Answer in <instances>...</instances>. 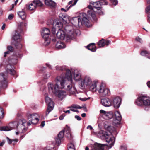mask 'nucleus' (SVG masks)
<instances>
[{
	"mask_svg": "<svg viewBox=\"0 0 150 150\" xmlns=\"http://www.w3.org/2000/svg\"><path fill=\"white\" fill-rule=\"evenodd\" d=\"M75 118L76 119L78 120H81V117L78 115H76L75 116Z\"/></svg>",
	"mask_w": 150,
	"mask_h": 150,
	"instance_id": "69168bd1",
	"label": "nucleus"
},
{
	"mask_svg": "<svg viewBox=\"0 0 150 150\" xmlns=\"http://www.w3.org/2000/svg\"><path fill=\"white\" fill-rule=\"evenodd\" d=\"M53 26L55 28H59L60 29L63 26V24L60 20L56 19L54 21L53 24Z\"/></svg>",
	"mask_w": 150,
	"mask_h": 150,
	"instance_id": "4be33fe9",
	"label": "nucleus"
},
{
	"mask_svg": "<svg viewBox=\"0 0 150 150\" xmlns=\"http://www.w3.org/2000/svg\"><path fill=\"white\" fill-rule=\"evenodd\" d=\"M56 36L58 38L61 40L66 39L67 41L66 35H65L64 32L60 29H59L57 32Z\"/></svg>",
	"mask_w": 150,
	"mask_h": 150,
	"instance_id": "a211bd4d",
	"label": "nucleus"
},
{
	"mask_svg": "<svg viewBox=\"0 0 150 150\" xmlns=\"http://www.w3.org/2000/svg\"><path fill=\"white\" fill-rule=\"evenodd\" d=\"M20 122L21 121H18V120H17L15 121L10 123L8 124V126L11 130L16 129H18V126L20 125Z\"/></svg>",
	"mask_w": 150,
	"mask_h": 150,
	"instance_id": "6ab92c4d",
	"label": "nucleus"
},
{
	"mask_svg": "<svg viewBox=\"0 0 150 150\" xmlns=\"http://www.w3.org/2000/svg\"><path fill=\"white\" fill-rule=\"evenodd\" d=\"M18 120V121H21V122H20V124L21 123V122H22V124L21 125V126H25L24 125V124L26 122V121L25 120H24V119H23V120Z\"/></svg>",
	"mask_w": 150,
	"mask_h": 150,
	"instance_id": "3c124183",
	"label": "nucleus"
},
{
	"mask_svg": "<svg viewBox=\"0 0 150 150\" xmlns=\"http://www.w3.org/2000/svg\"><path fill=\"white\" fill-rule=\"evenodd\" d=\"M5 143V141L4 140H3L0 143V146H2L4 143Z\"/></svg>",
	"mask_w": 150,
	"mask_h": 150,
	"instance_id": "774afa93",
	"label": "nucleus"
},
{
	"mask_svg": "<svg viewBox=\"0 0 150 150\" xmlns=\"http://www.w3.org/2000/svg\"><path fill=\"white\" fill-rule=\"evenodd\" d=\"M121 100L119 97H116L113 99L112 104L115 108H118L121 105Z\"/></svg>",
	"mask_w": 150,
	"mask_h": 150,
	"instance_id": "dca6fc26",
	"label": "nucleus"
},
{
	"mask_svg": "<svg viewBox=\"0 0 150 150\" xmlns=\"http://www.w3.org/2000/svg\"><path fill=\"white\" fill-rule=\"evenodd\" d=\"M74 143L72 142L68 145V150H75Z\"/></svg>",
	"mask_w": 150,
	"mask_h": 150,
	"instance_id": "f704fd0d",
	"label": "nucleus"
},
{
	"mask_svg": "<svg viewBox=\"0 0 150 150\" xmlns=\"http://www.w3.org/2000/svg\"><path fill=\"white\" fill-rule=\"evenodd\" d=\"M87 47L89 50L92 52H95L96 50V49L94 43L90 44L87 46Z\"/></svg>",
	"mask_w": 150,
	"mask_h": 150,
	"instance_id": "7c9ffc66",
	"label": "nucleus"
},
{
	"mask_svg": "<svg viewBox=\"0 0 150 150\" xmlns=\"http://www.w3.org/2000/svg\"><path fill=\"white\" fill-rule=\"evenodd\" d=\"M4 117V111L3 108L0 106V119H2Z\"/></svg>",
	"mask_w": 150,
	"mask_h": 150,
	"instance_id": "4c0bfd02",
	"label": "nucleus"
},
{
	"mask_svg": "<svg viewBox=\"0 0 150 150\" xmlns=\"http://www.w3.org/2000/svg\"><path fill=\"white\" fill-rule=\"evenodd\" d=\"M7 77L6 76L4 73L0 74V83L1 86L3 88H6L7 86L8 83L6 81Z\"/></svg>",
	"mask_w": 150,
	"mask_h": 150,
	"instance_id": "9b49d317",
	"label": "nucleus"
},
{
	"mask_svg": "<svg viewBox=\"0 0 150 150\" xmlns=\"http://www.w3.org/2000/svg\"><path fill=\"white\" fill-rule=\"evenodd\" d=\"M148 3H150V0H146ZM146 12L148 14H150V5L148 6L146 8Z\"/></svg>",
	"mask_w": 150,
	"mask_h": 150,
	"instance_id": "a19ab883",
	"label": "nucleus"
},
{
	"mask_svg": "<svg viewBox=\"0 0 150 150\" xmlns=\"http://www.w3.org/2000/svg\"><path fill=\"white\" fill-rule=\"evenodd\" d=\"M74 79L76 81H81L83 78L81 71L77 69L75 70L73 72Z\"/></svg>",
	"mask_w": 150,
	"mask_h": 150,
	"instance_id": "4468645a",
	"label": "nucleus"
},
{
	"mask_svg": "<svg viewBox=\"0 0 150 150\" xmlns=\"http://www.w3.org/2000/svg\"><path fill=\"white\" fill-rule=\"evenodd\" d=\"M50 74L49 73L45 74L43 75V77L44 79H47L50 77Z\"/></svg>",
	"mask_w": 150,
	"mask_h": 150,
	"instance_id": "de8ad7c7",
	"label": "nucleus"
},
{
	"mask_svg": "<svg viewBox=\"0 0 150 150\" xmlns=\"http://www.w3.org/2000/svg\"><path fill=\"white\" fill-rule=\"evenodd\" d=\"M89 10L87 11V15H86V17L88 18L89 20L90 19L91 17L94 20H96V15L95 12H94L93 6L91 5H89L88 6Z\"/></svg>",
	"mask_w": 150,
	"mask_h": 150,
	"instance_id": "ddd939ff",
	"label": "nucleus"
},
{
	"mask_svg": "<svg viewBox=\"0 0 150 150\" xmlns=\"http://www.w3.org/2000/svg\"><path fill=\"white\" fill-rule=\"evenodd\" d=\"M68 108H70V110L72 111L75 112H78V111L76 109L70 108V107H69Z\"/></svg>",
	"mask_w": 150,
	"mask_h": 150,
	"instance_id": "052dcab7",
	"label": "nucleus"
},
{
	"mask_svg": "<svg viewBox=\"0 0 150 150\" xmlns=\"http://www.w3.org/2000/svg\"><path fill=\"white\" fill-rule=\"evenodd\" d=\"M38 5V0H34L33 2L30 4L28 6V9L30 10H34Z\"/></svg>",
	"mask_w": 150,
	"mask_h": 150,
	"instance_id": "bb28decb",
	"label": "nucleus"
},
{
	"mask_svg": "<svg viewBox=\"0 0 150 150\" xmlns=\"http://www.w3.org/2000/svg\"><path fill=\"white\" fill-rule=\"evenodd\" d=\"M87 129H90L91 130H92L93 129V127L91 125H88L87 127Z\"/></svg>",
	"mask_w": 150,
	"mask_h": 150,
	"instance_id": "338daca9",
	"label": "nucleus"
},
{
	"mask_svg": "<svg viewBox=\"0 0 150 150\" xmlns=\"http://www.w3.org/2000/svg\"><path fill=\"white\" fill-rule=\"evenodd\" d=\"M101 102L103 106L106 107H110L112 105L111 101L108 98L102 99Z\"/></svg>",
	"mask_w": 150,
	"mask_h": 150,
	"instance_id": "aec40b11",
	"label": "nucleus"
},
{
	"mask_svg": "<svg viewBox=\"0 0 150 150\" xmlns=\"http://www.w3.org/2000/svg\"><path fill=\"white\" fill-rule=\"evenodd\" d=\"M105 145V144L96 143L94 145V149L95 150H103Z\"/></svg>",
	"mask_w": 150,
	"mask_h": 150,
	"instance_id": "393cba45",
	"label": "nucleus"
},
{
	"mask_svg": "<svg viewBox=\"0 0 150 150\" xmlns=\"http://www.w3.org/2000/svg\"><path fill=\"white\" fill-rule=\"evenodd\" d=\"M6 139L7 140V142H8V143L9 144H11L12 143V140L9 139L8 137H6Z\"/></svg>",
	"mask_w": 150,
	"mask_h": 150,
	"instance_id": "6e6d98bb",
	"label": "nucleus"
},
{
	"mask_svg": "<svg viewBox=\"0 0 150 150\" xmlns=\"http://www.w3.org/2000/svg\"><path fill=\"white\" fill-rule=\"evenodd\" d=\"M37 114L36 113H33L32 114H30L28 115L27 117L28 119H30L29 120L28 122L27 123V124L28 126H30L31 124H35V123L34 122H35V120H36V122L35 123H38V117H37Z\"/></svg>",
	"mask_w": 150,
	"mask_h": 150,
	"instance_id": "f8f14e48",
	"label": "nucleus"
},
{
	"mask_svg": "<svg viewBox=\"0 0 150 150\" xmlns=\"http://www.w3.org/2000/svg\"><path fill=\"white\" fill-rule=\"evenodd\" d=\"M50 33V30L47 28H44L41 31V35L43 38L45 39V41H47V38L49 37Z\"/></svg>",
	"mask_w": 150,
	"mask_h": 150,
	"instance_id": "2eb2a0df",
	"label": "nucleus"
},
{
	"mask_svg": "<svg viewBox=\"0 0 150 150\" xmlns=\"http://www.w3.org/2000/svg\"><path fill=\"white\" fill-rule=\"evenodd\" d=\"M43 5V3L40 1L38 0V6L42 7Z\"/></svg>",
	"mask_w": 150,
	"mask_h": 150,
	"instance_id": "bf43d9fd",
	"label": "nucleus"
},
{
	"mask_svg": "<svg viewBox=\"0 0 150 150\" xmlns=\"http://www.w3.org/2000/svg\"><path fill=\"white\" fill-rule=\"evenodd\" d=\"M14 16L12 14H10L8 17V19L9 20H11L12 19L13 17Z\"/></svg>",
	"mask_w": 150,
	"mask_h": 150,
	"instance_id": "5fc2aeb1",
	"label": "nucleus"
},
{
	"mask_svg": "<svg viewBox=\"0 0 150 150\" xmlns=\"http://www.w3.org/2000/svg\"><path fill=\"white\" fill-rule=\"evenodd\" d=\"M115 116L113 120V124L114 125L117 126L120 124V121L122 119V117L120 112L117 111L115 112Z\"/></svg>",
	"mask_w": 150,
	"mask_h": 150,
	"instance_id": "9d476101",
	"label": "nucleus"
},
{
	"mask_svg": "<svg viewBox=\"0 0 150 150\" xmlns=\"http://www.w3.org/2000/svg\"><path fill=\"white\" fill-rule=\"evenodd\" d=\"M110 113L111 112H106V114H105L103 116L104 117L105 116L106 117V118H105L106 119H110L112 117V115Z\"/></svg>",
	"mask_w": 150,
	"mask_h": 150,
	"instance_id": "e433bc0d",
	"label": "nucleus"
},
{
	"mask_svg": "<svg viewBox=\"0 0 150 150\" xmlns=\"http://www.w3.org/2000/svg\"><path fill=\"white\" fill-rule=\"evenodd\" d=\"M86 16V13H81L78 17L73 18L71 21V23L74 25H78L80 23H83L87 25L89 23V19Z\"/></svg>",
	"mask_w": 150,
	"mask_h": 150,
	"instance_id": "20e7f679",
	"label": "nucleus"
},
{
	"mask_svg": "<svg viewBox=\"0 0 150 150\" xmlns=\"http://www.w3.org/2000/svg\"><path fill=\"white\" fill-rule=\"evenodd\" d=\"M56 69L57 70L63 71L65 69V67L64 66H57L56 67Z\"/></svg>",
	"mask_w": 150,
	"mask_h": 150,
	"instance_id": "ea45409f",
	"label": "nucleus"
},
{
	"mask_svg": "<svg viewBox=\"0 0 150 150\" xmlns=\"http://www.w3.org/2000/svg\"><path fill=\"white\" fill-rule=\"evenodd\" d=\"M90 4L93 5L94 8L97 9L98 10H100V8L99 7V5L100 3L99 2H91Z\"/></svg>",
	"mask_w": 150,
	"mask_h": 150,
	"instance_id": "2f4dec72",
	"label": "nucleus"
},
{
	"mask_svg": "<svg viewBox=\"0 0 150 150\" xmlns=\"http://www.w3.org/2000/svg\"><path fill=\"white\" fill-rule=\"evenodd\" d=\"M7 48L9 52H12L13 50V48L11 46H8Z\"/></svg>",
	"mask_w": 150,
	"mask_h": 150,
	"instance_id": "8fccbe9b",
	"label": "nucleus"
},
{
	"mask_svg": "<svg viewBox=\"0 0 150 150\" xmlns=\"http://www.w3.org/2000/svg\"><path fill=\"white\" fill-rule=\"evenodd\" d=\"M18 14L22 19H24L26 18L25 13L23 11H19L18 13Z\"/></svg>",
	"mask_w": 150,
	"mask_h": 150,
	"instance_id": "72a5a7b5",
	"label": "nucleus"
},
{
	"mask_svg": "<svg viewBox=\"0 0 150 150\" xmlns=\"http://www.w3.org/2000/svg\"><path fill=\"white\" fill-rule=\"evenodd\" d=\"M104 127L105 129L108 132V134L109 135H115L117 133V131L115 128L113 126L110 125L107 122L104 123Z\"/></svg>",
	"mask_w": 150,
	"mask_h": 150,
	"instance_id": "0eeeda50",
	"label": "nucleus"
},
{
	"mask_svg": "<svg viewBox=\"0 0 150 150\" xmlns=\"http://www.w3.org/2000/svg\"><path fill=\"white\" fill-rule=\"evenodd\" d=\"M112 3V4L115 6L118 4L117 0H110Z\"/></svg>",
	"mask_w": 150,
	"mask_h": 150,
	"instance_id": "09e8293b",
	"label": "nucleus"
},
{
	"mask_svg": "<svg viewBox=\"0 0 150 150\" xmlns=\"http://www.w3.org/2000/svg\"><path fill=\"white\" fill-rule=\"evenodd\" d=\"M60 17H61L63 22L64 23H67L69 22V17L66 14H61L60 15Z\"/></svg>",
	"mask_w": 150,
	"mask_h": 150,
	"instance_id": "a878e982",
	"label": "nucleus"
},
{
	"mask_svg": "<svg viewBox=\"0 0 150 150\" xmlns=\"http://www.w3.org/2000/svg\"><path fill=\"white\" fill-rule=\"evenodd\" d=\"M70 107L75 109H81L82 108V107L79 106L77 105H73Z\"/></svg>",
	"mask_w": 150,
	"mask_h": 150,
	"instance_id": "c03bdc74",
	"label": "nucleus"
},
{
	"mask_svg": "<svg viewBox=\"0 0 150 150\" xmlns=\"http://www.w3.org/2000/svg\"><path fill=\"white\" fill-rule=\"evenodd\" d=\"M149 53L146 51H143L141 52L140 54L142 56H146L149 55Z\"/></svg>",
	"mask_w": 150,
	"mask_h": 150,
	"instance_id": "49530a36",
	"label": "nucleus"
},
{
	"mask_svg": "<svg viewBox=\"0 0 150 150\" xmlns=\"http://www.w3.org/2000/svg\"><path fill=\"white\" fill-rule=\"evenodd\" d=\"M46 68L45 67L39 68V71L40 72H44L46 70Z\"/></svg>",
	"mask_w": 150,
	"mask_h": 150,
	"instance_id": "603ef678",
	"label": "nucleus"
},
{
	"mask_svg": "<svg viewBox=\"0 0 150 150\" xmlns=\"http://www.w3.org/2000/svg\"><path fill=\"white\" fill-rule=\"evenodd\" d=\"M93 82L91 78L88 76H85L82 78L81 81V88H83L85 86H88L92 84Z\"/></svg>",
	"mask_w": 150,
	"mask_h": 150,
	"instance_id": "1a4fd4ad",
	"label": "nucleus"
},
{
	"mask_svg": "<svg viewBox=\"0 0 150 150\" xmlns=\"http://www.w3.org/2000/svg\"><path fill=\"white\" fill-rule=\"evenodd\" d=\"M20 32L18 31V32H19L20 33H22L23 32V30L22 29H21V28H20ZM18 32V30L16 31L12 37V39L15 41H19L22 38L20 34Z\"/></svg>",
	"mask_w": 150,
	"mask_h": 150,
	"instance_id": "f3484780",
	"label": "nucleus"
},
{
	"mask_svg": "<svg viewBox=\"0 0 150 150\" xmlns=\"http://www.w3.org/2000/svg\"><path fill=\"white\" fill-rule=\"evenodd\" d=\"M45 101L48 105V108L46 112V115H47L53 109L54 107V103L52 100L51 98L46 95L45 96Z\"/></svg>",
	"mask_w": 150,
	"mask_h": 150,
	"instance_id": "6e6552de",
	"label": "nucleus"
},
{
	"mask_svg": "<svg viewBox=\"0 0 150 150\" xmlns=\"http://www.w3.org/2000/svg\"><path fill=\"white\" fill-rule=\"evenodd\" d=\"M136 104L138 106L143 105L145 106V110H149L150 106V98L145 96H141L138 97L136 100Z\"/></svg>",
	"mask_w": 150,
	"mask_h": 150,
	"instance_id": "f03ea898",
	"label": "nucleus"
},
{
	"mask_svg": "<svg viewBox=\"0 0 150 150\" xmlns=\"http://www.w3.org/2000/svg\"><path fill=\"white\" fill-rule=\"evenodd\" d=\"M64 135L65 137L69 139H72V136L71 133V131L70 128L67 127L65 129V131H64Z\"/></svg>",
	"mask_w": 150,
	"mask_h": 150,
	"instance_id": "5701e85b",
	"label": "nucleus"
},
{
	"mask_svg": "<svg viewBox=\"0 0 150 150\" xmlns=\"http://www.w3.org/2000/svg\"><path fill=\"white\" fill-rule=\"evenodd\" d=\"M65 30L67 33L66 38L67 41L74 38L75 36L77 35L76 33L79 31L78 30H75L72 26H66Z\"/></svg>",
	"mask_w": 150,
	"mask_h": 150,
	"instance_id": "39448f33",
	"label": "nucleus"
},
{
	"mask_svg": "<svg viewBox=\"0 0 150 150\" xmlns=\"http://www.w3.org/2000/svg\"><path fill=\"white\" fill-rule=\"evenodd\" d=\"M13 66L10 64H8L6 68V71L7 73H9L11 75H13L16 74V71L14 69Z\"/></svg>",
	"mask_w": 150,
	"mask_h": 150,
	"instance_id": "412c9836",
	"label": "nucleus"
},
{
	"mask_svg": "<svg viewBox=\"0 0 150 150\" xmlns=\"http://www.w3.org/2000/svg\"><path fill=\"white\" fill-rule=\"evenodd\" d=\"M64 135V131H61L59 132L57 137L62 139L63 138Z\"/></svg>",
	"mask_w": 150,
	"mask_h": 150,
	"instance_id": "58836bf2",
	"label": "nucleus"
},
{
	"mask_svg": "<svg viewBox=\"0 0 150 150\" xmlns=\"http://www.w3.org/2000/svg\"><path fill=\"white\" fill-rule=\"evenodd\" d=\"M136 40L140 43H142L143 42L142 39L139 37H137L136 38Z\"/></svg>",
	"mask_w": 150,
	"mask_h": 150,
	"instance_id": "864d4df0",
	"label": "nucleus"
},
{
	"mask_svg": "<svg viewBox=\"0 0 150 150\" xmlns=\"http://www.w3.org/2000/svg\"><path fill=\"white\" fill-rule=\"evenodd\" d=\"M110 43V42L109 40H105L102 39L99 41L98 43V45L100 47H104L105 45H108Z\"/></svg>",
	"mask_w": 150,
	"mask_h": 150,
	"instance_id": "b1692460",
	"label": "nucleus"
},
{
	"mask_svg": "<svg viewBox=\"0 0 150 150\" xmlns=\"http://www.w3.org/2000/svg\"><path fill=\"white\" fill-rule=\"evenodd\" d=\"M97 84L96 82L93 81L91 84L88 86L90 90L93 92L96 91L97 90Z\"/></svg>",
	"mask_w": 150,
	"mask_h": 150,
	"instance_id": "cd10ccee",
	"label": "nucleus"
},
{
	"mask_svg": "<svg viewBox=\"0 0 150 150\" xmlns=\"http://www.w3.org/2000/svg\"><path fill=\"white\" fill-rule=\"evenodd\" d=\"M15 46L17 49H21L22 47V44L20 43H16L15 44Z\"/></svg>",
	"mask_w": 150,
	"mask_h": 150,
	"instance_id": "37998d69",
	"label": "nucleus"
},
{
	"mask_svg": "<svg viewBox=\"0 0 150 150\" xmlns=\"http://www.w3.org/2000/svg\"><path fill=\"white\" fill-rule=\"evenodd\" d=\"M11 129L8 126H4L0 127V131H8L11 130Z\"/></svg>",
	"mask_w": 150,
	"mask_h": 150,
	"instance_id": "c9c22d12",
	"label": "nucleus"
},
{
	"mask_svg": "<svg viewBox=\"0 0 150 150\" xmlns=\"http://www.w3.org/2000/svg\"><path fill=\"white\" fill-rule=\"evenodd\" d=\"M27 25V23L26 22L21 23H20V26H21L26 27Z\"/></svg>",
	"mask_w": 150,
	"mask_h": 150,
	"instance_id": "4d7b16f0",
	"label": "nucleus"
},
{
	"mask_svg": "<svg viewBox=\"0 0 150 150\" xmlns=\"http://www.w3.org/2000/svg\"><path fill=\"white\" fill-rule=\"evenodd\" d=\"M98 135L101 138L105 137L106 142L109 143L108 146L110 148L113 146L115 142V138L112 135L108 134V132L101 130L99 132Z\"/></svg>",
	"mask_w": 150,
	"mask_h": 150,
	"instance_id": "7ed1b4c3",
	"label": "nucleus"
},
{
	"mask_svg": "<svg viewBox=\"0 0 150 150\" xmlns=\"http://www.w3.org/2000/svg\"><path fill=\"white\" fill-rule=\"evenodd\" d=\"M77 2V1L76 0H75L74 1V2L73 5H71V6H66V9H65L64 8H61V10L62 11H63L64 12H66L71 7H72L74 5H75Z\"/></svg>",
	"mask_w": 150,
	"mask_h": 150,
	"instance_id": "473e14b6",
	"label": "nucleus"
},
{
	"mask_svg": "<svg viewBox=\"0 0 150 150\" xmlns=\"http://www.w3.org/2000/svg\"><path fill=\"white\" fill-rule=\"evenodd\" d=\"M98 92L100 95L103 97L108 96L110 95V91L109 90L105 88V86L103 83H101L99 88L98 89Z\"/></svg>",
	"mask_w": 150,
	"mask_h": 150,
	"instance_id": "423d86ee",
	"label": "nucleus"
},
{
	"mask_svg": "<svg viewBox=\"0 0 150 150\" xmlns=\"http://www.w3.org/2000/svg\"><path fill=\"white\" fill-rule=\"evenodd\" d=\"M57 48L61 49L65 47V45L61 41H58L55 45Z\"/></svg>",
	"mask_w": 150,
	"mask_h": 150,
	"instance_id": "c756f323",
	"label": "nucleus"
},
{
	"mask_svg": "<svg viewBox=\"0 0 150 150\" xmlns=\"http://www.w3.org/2000/svg\"><path fill=\"white\" fill-rule=\"evenodd\" d=\"M62 139L58 137H57L55 138V140L56 143L58 144H59L61 142V140Z\"/></svg>",
	"mask_w": 150,
	"mask_h": 150,
	"instance_id": "a18cd8bd",
	"label": "nucleus"
},
{
	"mask_svg": "<svg viewBox=\"0 0 150 150\" xmlns=\"http://www.w3.org/2000/svg\"><path fill=\"white\" fill-rule=\"evenodd\" d=\"M45 121H43L42 122L40 125V126L42 127H43L45 126Z\"/></svg>",
	"mask_w": 150,
	"mask_h": 150,
	"instance_id": "0e129e2a",
	"label": "nucleus"
},
{
	"mask_svg": "<svg viewBox=\"0 0 150 150\" xmlns=\"http://www.w3.org/2000/svg\"><path fill=\"white\" fill-rule=\"evenodd\" d=\"M55 81V84L52 83L48 84V91L50 93L55 94L61 100L65 97L67 94L64 91L59 90V89L65 88L69 91L71 94H73L76 91L75 84L72 82L71 72L69 69L66 70L64 77L63 75L57 76Z\"/></svg>",
	"mask_w": 150,
	"mask_h": 150,
	"instance_id": "f257e3e1",
	"label": "nucleus"
},
{
	"mask_svg": "<svg viewBox=\"0 0 150 150\" xmlns=\"http://www.w3.org/2000/svg\"><path fill=\"white\" fill-rule=\"evenodd\" d=\"M45 3L47 6L53 7H55L56 6V4L51 0H45Z\"/></svg>",
	"mask_w": 150,
	"mask_h": 150,
	"instance_id": "c85d7f7f",
	"label": "nucleus"
},
{
	"mask_svg": "<svg viewBox=\"0 0 150 150\" xmlns=\"http://www.w3.org/2000/svg\"><path fill=\"white\" fill-rule=\"evenodd\" d=\"M75 0H74L70 1L68 3V5H70V6H71V5H73L74 2V1ZM76 0L77 1V0Z\"/></svg>",
	"mask_w": 150,
	"mask_h": 150,
	"instance_id": "680f3d73",
	"label": "nucleus"
},
{
	"mask_svg": "<svg viewBox=\"0 0 150 150\" xmlns=\"http://www.w3.org/2000/svg\"><path fill=\"white\" fill-rule=\"evenodd\" d=\"M127 146L125 144H123L120 146V150H127Z\"/></svg>",
	"mask_w": 150,
	"mask_h": 150,
	"instance_id": "79ce46f5",
	"label": "nucleus"
},
{
	"mask_svg": "<svg viewBox=\"0 0 150 150\" xmlns=\"http://www.w3.org/2000/svg\"><path fill=\"white\" fill-rule=\"evenodd\" d=\"M46 66L49 69H52V66L49 63H47L46 64Z\"/></svg>",
	"mask_w": 150,
	"mask_h": 150,
	"instance_id": "13d9d810",
	"label": "nucleus"
},
{
	"mask_svg": "<svg viewBox=\"0 0 150 150\" xmlns=\"http://www.w3.org/2000/svg\"><path fill=\"white\" fill-rule=\"evenodd\" d=\"M106 112H107L106 111H104L103 110H100V113H103V116L104 115H105V114H106Z\"/></svg>",
	"mask_w": 150,
	"mask_h": 150,
	"instance_id": "e2e57ef3",
	"label": "nucleus"
}]
</instances>
